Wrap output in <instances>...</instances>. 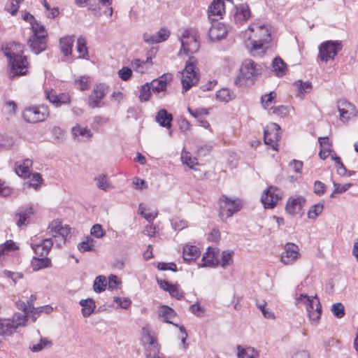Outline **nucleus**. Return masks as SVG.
<instances>
[{
	"label": "nucleus",
	"mask_w": 358,
	"mask_h": 358,
	"mask_svg": "<svg viewBox=\"0 0 358 358\" xmlns=\"http://www.w3.org/2000/svg\"><path fill=\"white\" fill-rule=\"evenodd\" d=\"M73 43V36H66L60 39L59 43L61 51L65 56L71 55Z\"/></svg>",
	"instance_id": "nucleus-33"
},
{
	"label": "nucleus",
	"mask_w": 358,
	"mask_h": 358,
	"mask_svg": "<svg viewBox=\"0 0 358 358\" xmlns=\"http://www.w3.org/2000/svg\"><path fill=\"white\" fill-rule=\"evenodd\" d=\"M22 115L25 122L35 124L45 121L50 115V110L43 104L25 107Z\"/></svg>",
	"instance_id": "nucleus-8"
},
{
	"label": "nucleus",
	"mask_w": 358,
	"mask_h": 358,
	"mask_svg": "<svg viewBox=\"0 0 358 358\" xmlns=\"http://www.w3.org/2000/svg\"><path fill=\"white\" fill-rule=\"evenodd\" d=\"M199 34L194 29H187L179 36L180 48L178 55L189 56L198 52L199 49Z\"/></svg>",
	"instance_id": "nucleus-5"
},
{
	"label": "nucleus",
	"mask_w": 358,
	"mask_h": 358,
	"mask_svg": "<svg viewBox=\"0 0 358 358\" xmlns=\"http://www.w3.org/2000/svg\"><path fill=\"white\" fill-rule=\"evenodd\" d=\"M280 127L275 123H270L266 126L264 132V143L270 145L273 150H277V142L280 138Z\"/></svg>",
	"instance_id": "nucleus-16"
},
{
	"label": "nucleus",
	"mask_w": 358,
	"mask_h": 358,
	"mask_svg": "<svg viewBox=\"0 0 358 358\" xmlns=\"http://www.w3.org/2000/svg\"><path fill=\"white\" fill-rule=\"evenodd\" d=\"M276 93L271 92L269 94H264L261 98L262 105L264 108H268L275 103Z\"/></svg>",
	"instance_id": "nucleus-54"
},
{
	"label": "nucleus",
	"mask_w": 358,
	"mask_h": 358,
	"mask_svg": "<svg viewBox=\"0 0 358 358\" xmlns=\"http://www.w3.org/2000/svg\"><path fill=\"white\" fill-rule=\"evenodd\" d=\"M27 317H29V314H24V312H23V314H15L12 319H10V325L13 327L14 331L18 327L25 326Z\"/></svg>",
	"instance_id": "nucleus-39"
},
{
	"label": "nucleus",
	"mask_w": 358,
	"mask_h": 358,
	"mask_svg": "<svg viewBox=\"0 0 358 358\" xmlns=\"http://www.w3.org/2000/svg\"><path fill=\"white\" fill-rule=\"evenodd\" d=\"M153 64L152 58L151 56L147 57L145 60L140 59H134L131 61V65L134 71L136 72L143 74L146 73L152 67Z\"/></svg>",
	"instance_id": "nucleus-23"
},
{
	"label": "nucleus",
	"mask_w": 358,
	"mask_h": 358,
	"mask_svg": "<svg viewBox=\"0 0 358 358\" xmlns=\"http://www.w3.org/2000/svg\"><path fill=\"white\" fill-rule=\"evenodd\" d=\"M90 233L92 236L97 238H101L106 234V231L103 229L102 226L99 224H96L92 226Z\"/></svg>",
	"instance_id": "nucleus-62"
},
{
	"label": "nucleus",
	"mask_w": 358,
	"mask_h": 358,
	"mask_svg": "<svg viewBox=\"0 0 358 358\" xmlns=\"http://www.w3.org/2000/svg\"><path fill=\"white\" fill-rule=\"evenodd\" d=\"M90 77L83 76L76 79L74 81L75 85L78 89L81 91H84L89 87Z\"/></svg>",
	"instance_id": "nucleus-56"
},
{
	"label": "nucleus",
	"mask_w": 358,
	"mask_h": 358,
	"mask_svg": "<svg viewBox=\"0 0 358 358\" xmlns=\"http://www.w3.org/2000/svg\"><path fill=\"white\" fill-rule=\"evenodd\" d=\"M107 286L106 278L104 275L97 276L93 284V289L95 292L101 293L106 289Z\"/></svg>",
	"instance_id": "nucleus-50"
},
{
	"label": "nucleus",
	"mask_w": 358,
	"mask_h": 358,
	"mask_svg": "<svg viewBox=\"0 0 358 358\" xmlns=\"http://www.w3.org/2000/svg\"><path fill=\"white\" fill-rule=\"evenodd\" d=\"M300 252L299 246L292 243H287L284 246V250L280 255V262L284 265H292L299 258Z\"/></svg>",
	"instance_id": "nucleus-15"
},
{
	"label": "nucleus",
	"mask_w": 358,
	"mask_h": 358,
	"mask_svg": "<svg viewBox=\"0 0 358 358\" xmlns=\"http://www.w3.org/2000/svg\"><path fill=\"white\" fill-rule=\"evenodd\" d=\"M138 211L149 223H152L158 215L157 210H150L143 203L139 204Z\"/></svg>",
	"instance_id": "nucleus-38"
},
{
	"label": "nucleus",
	"mask_w": 358,
	"mask_h": 358,
	"mask_svg": "<svg viewBox=\"0 0 358 358\" xmlns=\"http://www.w3.org/2000/svg\"><path fill=\"white\" fill-rule=\"evenodd\" d=\"M97 187L101 190L107 192L113 188L112 185L108 181L106 176L102 174L94 178Z\"/></svg>",
	"instance_id": "nucleus-47"
},
{
	"label": "nucleus",
	"mask_w": 358,
	"mask_h": 358,
	"mask_svg": "<svg viewBox=\"0 0 358 358\" xmlns=\"http://www.w3.org/2000/svg\"><path fill=\"white\" fill-rule=\"evenodd\" d=\"M119 77L124 81L128 80L132 76V70L127 66L122 67L117 72Z\"/></svg>",
	"instance_id": "nucleus-64"
},
{
	"label": "nucleus",
	"mask_w": 358,
	"mask_h": 358,
	"mask_svg": "<svg viewBox=\"0 0 358 358\" xmlns=\"http://www.w3.org/2000/svg\"><path fill=\"white\" fill-rule=\"evenodd\" d=\"M36 299V296L32 294L27 303L23 301L19 300L16 302V306L19 310H23L24 314H29V310L31 309V307H34V302Z\"/></svg>",
	"instance_id": "nucleus-46"
},
{
	"label": "nucleus",
	"mask_w": 358,
	"mask_h": 358,
	"mask_svg": "<svg viewBox=\"0 0 358 358\" xmlns=\"http://www.w3.org/2000/svg\"><path fill=\"white\" fill-rule=\"evenodd\" d=\"M323 208L324 205L322 203L312 206L308 212V217L311 220H315L322 213Z\"/></svg>",
	"instance_id": "nucleus-53"
},
{
	"label": "nucleus",
	"mask_w": 358,
	"mask_h": 358,
	"mask_svg": "<svg viewBox=\"0 0 358 358\" xmlns=\"http://www.w3.org/2000/svg\"><path fill=\"white\" fill-rule=\"evenodd\" d=\"M141 342L143 346L157 342L155 333L148 327L142 329Z\"/></svg>",
	"instance_id": "nucleus-42"
},
{
	"label": "nucleus",
	"mask_w": 358,
	"mask_h": 358,
	"mask_svg": "<svg viewBox=\"0 0 358 358\" xmlns=\"http://www.w3.org/2000/svg\"><path fill=\"white\" fill-rule=\"evenodd\" d=\"M237 355L238 358H258L259 353L251 347L243 348L240 345L237 347Z\"/></svg>",
	"instance_id": "nucleus-37"
},
{
	"label": "nucleus",
	"mask_w": 358,
	"mask_h": 358,
	"mask_svg": "<svg viewBox=\"0 0 358 358\" xmlns=\"http://www.w3.org/2000/svg\"><path fill=\"white\" fill-rule=\"evenodd\" d=\"M32 166V161L29 159H26L22 162H16L15 164V170L16 173L24 178L30 176V168Z\"/></svg>",
	"instance_id": "nucleus-28"
},
{
	"label": "nucleus",
	"mask_w": 358,
	"mask_h": 358,
	"mask_svg": "<svg viewBox=\"0 0 358 358\" xmlns=\"http://www.w3.org/2000/svg\"><path fill=\"white\" fill-rule=\"evenodd\" d=\"M187 110L192 116H193L195 118H197L198 120L203 118V116L208 115V110L205 108L192 109L189 107L187 108Z\"/></svg>",
	"instance_id": "nucleus-63"
},
{
	"label": "nucleus",
	"mask_w": 358,
	"mask_h": 358,
	"mask_svg": "<svg viewBox=\"0 0 358 358\" xmlns=\"http://www.w3.org/2000/svg\"><path fill=\"white\" fill-rule=\"evenodd\" d=\"M17 249L18 246L12 240L6 241L4 243L0 244V264H3L7 257Z\"/></svg>",
	"instance_id": "nucleus-25"
},
{
	"label": "nucleus",
	"mask_w": 358,
	"mask_h": 358,
	"mask_svg": "<svg viewBox=\"0 0 358 358\" xmlns=\"http://www.w3.org/2000/svg\"><path fill=\"white\" fill-rule=\"evenodd\" d=\"M173 115L169 113L165 109L159 110L156 115V121L164 127L171 128Z\"/></svg>",
	"instance_id": "nucleus-31"
},
{
	"label": "nucleus",
	"mask_w": 358,
	"mask_h": 358,
	"mask_svg": "<svg viewBox=\"0 0 358 358\" xmlns=\"http://www.w3.org/2000/svg\"><path fill=\"white\" fill-rule=\"evenodd\" d=\"M228 29L222 22L215 20L208 31V36L211 41H219L227 34Z\"/></svg>",
	"instance_id": "nucleus-20"
},
{
	"label": "nucleus",
	"mask_w": 358,
	"mask_h": 358,
	"mask_svg": "<svg viewBox=\"0 0 358 358\" xmlns=\"http://www.w3.org/2000/svg\"><path fill=\"white\" fill-rule=\"evenodd\" d=\"M220 216L222 220L231 217L241 209L242 204L239 199L222 196L219 201Z\"/></svg>",
	"instance_id": "nucleus-10"
},
{
	"label": "nucleus",
	"mask_w": 358,
	"mask_h": 358,
	"mask_svg": "<svg viewBox=\"0 0 358 358\" xmlns=\"http://www.w3.org/2000/svg\"><path fill=\"white\" fill-rule=\"evenodd\" d=\"M71 228L68 225L63 226L59 220L52 221L48 226V233L55 238V243L61 247L66 242Z\"/></svg>",
	"instance_id": "nucleus-11"
},
{
	"label": "nucleus",
	"mask_w": 358,
	"mask_h": 358,
	"mask_svg": "<svg viewBox=\"0 0 358 358\" xmlns=\"http://www.w3.org/2000/svg\"><path fill=\"white\" fill-rule=\"evenodd\" d=\"M22 47L17 43H10L4 49V55L9 59L13 76L26 75L29 63L26 57L22 55Z\"/></svg>",
	"instance_id": "nucleus-2"
},
{
	"label": "nucleus",
	"mask_w": 358,
	"mask_h": 358,
	"mask_svg": "<svg viewBox=\"0 0 358 358\" xmlns=\"http://www.w3.org/2000/svg\"><path fill=\"white\" fill-rule=\"evenodd\" d=\"M196 59L194 57H189L186 62L184 70L180 72L182 92H187L199 82V78L196 71Z\"/></svg>",
	"instance_id": "nucleus-6"
},
{
	"label": "nucleus",
	"mask_w": 358,
	"mask_h": 358,
	"mask_svg": "<svg viewBox=\"0 0 358 358\" xmlns=\"http://www.w3.org/2000/svg\"><path fill=\"white\" fill-rule=\"evenodd\" d=\"M171 80V75L164 74L157 80L152 82V90L155 94H159L164 93L166 90L167 83Z\"/></svg>",
	"instance_id": "nucleus-27"
},
{
	"label": "nucleus",
	"mask_w": 358,
	"mask_h": 358,
	"mask_svg": "<svg viewBox=\"0 0 358 358\" xmlns=\"http://www.w3.org/2000/svg\"><path fill=\"white\" fill-rule=\"evenodd\" d=\"M78 249L80 252H90L95 250V241L88 236L85 240L78 245Z\"/></svg>",
	"instance_id": "nucleus-41"
},
{
	"label": "nucleus",
	"mask_w": 358,
	"mask_h": 358,
	"mask_svg": "<svg viewBox=\"0 0 358 358\" xmlns=\"http://www.w3.org/2000/svg\"><path fill=\"white\" fill-rule=\"evenodd\" d=\"M281 190L274 186H269L265 190L262 196L261 201L265 208H273L277 203L281 199Z\"/></svg>",
	"instance_id": "nucleus-13"
},
{
	"label": "nucleus",
	"mask_w": 358,
	"mask_h": 358,
	"mask_svg": "<svg viewBox=\"0 0 358 358\" xmlns=\"http://www.w3.org/2000/svg\"><path fill=\"white\" fill-rule=\"evenodd\" d=\"M29 178H30L28 182L29 187L35 189H38L41 187L43 182L41 175L40 173H33L31 176H30Z\"/></svg>",
	"instance_id": "nucleus-55"
},
{
	"label": "nucleus",
	"mask_w": 358,
	"mask_h": 358,
	"mask_svg": "<svg viewBox=\"0 0 358 358\" xmlns=\"http://www.w3.org/2000/svg\"><path fill=\"white\" fill-rule=\"evenodd\" d=\"M146 358H155L159 352V348L157 342L144 346Z\"/></svg>",
	"instance_id": "nucleus-51"
},
{
	"label": "nucleus",
	"mask_w": 358,
	"mask_h": 358,
	"mask_svg": "<svg viewBox=\"0 0 358 358\" xmlns=\"http://www.w3.org/2000/svg\"><path fill=\"white\" fill-rule=\"evenodd\" d=\"M248 44L251 52H262L268 48L272 41L271 27L262 22H252L245 31Z\"/></svg>",
	"instance_id": "nucleus-1"
},
{
	"label": "nucleus",
	"mask_w": 358,
	"mask_h": 358,
	"mask_svg": "<svg viewBox=\"0 0 358 358\" xmlns=\"http://www.w3.org/2000/svg\"><path fill=\"white\" fill-rule=\"evenodd\" d=\"M331 310L337 318H342L345 315L344 306L341 303H334Z\"/></svg>",
	"instance_id": "nucleus-60"
},
{
	"label": "nucleus",
	"mask_w": 358,
	"mask_h": 358,
	"mask_svg": "<svg viewBox=\"0 0 358 358\" xmlns=\"http://www.w3.org/2000/svg\"><path fill=\"white\" fill-rule=\"evenodd\" d=\"M77 51L79 53L78 58L84 59L87 55L86 41L83 36H80L77 40Z\"/></svg>",
	"instance_id": "nucleus-52"
},
{
	"label": "nucleus",
	"mask_w": 358,
	"mask_h": 358,
	"mask_svg": "<svg viewBox=\"0 0 358 358\" xmlns=\"http://www.w3.org/2000/svg\"><path fill=\"white\" fill-rule=\"evenodd\" d=\"M343 45L339 41H327L319 46L317 59L327 62L333 60L337 54L342 50Z\"/></svg>",
	"instance_id": "nucleus-9"
},
{
	"label": "nucleus",
	"mask_w": 358,
	"mask_h": 358,
	"mask_svg": "<svg viewBox=\"0 0 358 358\" xmlns=\"http://www.w3.org/2000/svg\"><path fill=\"white\" fill-rule=\"evenodd\" d=\"M51 238L34 237L31 239V246L36 256L46 257L52 247Z\"/></svg>",
	"instance_id": "nucleus-14"
},
{
	"label": "nucleus",
	"mask_w": 358,
	"mask_h": 358,
	"mask_svg": "<svg viewBox=\"0 0 358 358\" xmlns=\"http://www.w3.org/2000/svg\"><path fill=\"white\" fill-rule=\"evenodd\" d=\"M33 35L29 39L28 43L31 51L38 54L46 48L45 37L47 36L44 26L38 22L32 24Z\"/></svg>",
	"instance_id": "nucleus-7"
},
{
	"label": "nucleus",
	"mask_w": 358,
	"mask_h": 358,
	"mask_svg": "<svg viewBox=\"0 0 358 358\" xmlns=\"http://www.w3.org/2000/svg\"><path fill=\"white\" fill-rule=\"evenodd\" d=\"M234 94L228 88H222L217 92L215 98L216 100L220 102L228 103L234 99Z\"/></svg>",
	"instance_id": "nucleus-44"
},
{
	"label": "nucleus",
	"mask_w": 358,
	"mask_h": 358,
	"mask_svg": "<svg viewBox=\"0 0 358 358\" xmlns=\"http://www.w3.org/2000/svg\"><path fill=\"white\" fill-rule=\"evenodd\" d=\"M218 264L217 260L215 258L213 249L208 248L206 252L204 253L202 257L201 267H213Z\"/></svg>",
	"instance_id": "nucleus-35"
},
{
	"label": "nucleus",
	"mask_w": 358,
	"mask_h": 358,
	"mask_svg": "<svg viewBox=\"0 0 358 358\" xmlns=\"http://www.w3.org/2000/svg\"><path fill=\"white\" fill-rule=\"evenodd\" d=\"M224 13V3L223 0H214L208 8V17L212 21L221 18Z\"/></svg>",
	"instance_id": "nucleus-22"
},
{
	"label": "nucleus",
	"mask_w": 358,
	"mask_h": 358,
	"mask_svg": "<svg viewBox=\"0 0 358 358\" xmlns=\"http://www.w3.org/2000/svg\"><path fill=\"white\" fill-rule=\"evenodd\" d=\"M23 1L24 0H10V2L6 3L5 10L12 15H15L19 9L20 3Z\"/></svg>",
	"instance_id": "nucleus-58"
},
{
	"label": "nucleus",
	"mask_w": 358,
	"mask_h": 358,
	"mask_svg": "<svg viewBox=\"0 0 358 358\" xmlns=\"http://www.w3.org/2000/svg\"><path fill=\"white\" fill-rule=\"evenodd\" d=\"M272 71L278 77H282L287 71L286 63L279 57L273 59L272 62Z\"/></svg>",
	"instance_id": "nucleus-30"
},
{
	"label": "nucleus",
	"mask_w": 358,
	"mask_h": 358,
	"mask_svg": "<svg viewBox=\"0 0 358 358\" xmlns=\"http://www.w3.org/2000/svg\"><path fill=\"white\" fill-rule=\"evenodd\" d=\"M297 87V96L303 98L305 94L308 93L312 88V85L309 82H302L298 80L295 83Z\"/></svg>",
	"instance_id": "nucleus-49"
},
{
	"label": "nucleus",
	"mask_w": 358,
	"mask_h": 358,
	"mask_svg": "<svg viewBox=\"0 0 358 358\" xmlns=\"http://www.w3.org/2000/svg\"><path fill=\"white\" fill-rule=\"evenodd\" d=\"M234 255V252L231 250H225L222 253L221 257V266L223 268L227 267L230 265L233 262L232 256Z\"/></svg>",
	"instance_id": "nucleus-59"
},
{
	"label": "nucleus",
	"mask_w": 358,
	"mask_h": 358,
	"mask_svg": "<svg viewBox=\"0 0 358 358\" xmlns=\"http://www.w3.org/2000/svg\"><path fill=\"white\" fill-rule=\"evenodd\" d=\"M52 343L51 341L48 340L45 338H41L40 341L35 343H31L29 345V349L33 352H38L45 348H49L52 346Z\"/></svg>",
	"instance_id": "nucleus-43"
},
{
	"label": "nucleus",
	"mask_w": 358,
	"mask_h": 358,
	"mask_svg": "<svg viewBox=\"0 0 358 358\" xmlns=\"http://www.w3.org/2000/svg\"><path fill=\"white\" fill-rule=\"evenodd\" d=\"M306 203V199L300 195L290 196L286 204V211L290 215H296L300 213Z\"/></svg>",
	"instance_id": "nucleus-19"
},
{
	"label": "nucleus",
	"mask_w": 358,
	"mask_h": 358,
	"mask_svg": "<svg viewBox=\"0 0 358 358\" xmlns=\"http://www.w3.org/2000/svg\"><path fill=\"white\" fill-rule=\"evenodd\" d=\"M170 32L166 29H160L155 34L150 35L145 34L143 35L144 41L148 43H158L165 41L169 36Z\"/></svg>",
	"instance_id": "nucleus-26"
},
{
	"label": "nucleus",
	"mask_w": 358,
	"mask_h": 358,
	"mask_svg": "<svg viewBox=\"0 0 358 358\" xmlns=\"http://www.w3.org/2000/svg\"><path fill=\"white\" fill-rule=\"evenodd\" d=\"M295 303L299 307L304 306L306 308L312 323L317 324L322 314V306L317 296L301 294L296 297Z\"/></svg>",
	"instance_id": "nucleus-4"
},
{
	"label": "nucleus",
	"mask_w": 358,
	"mask_h": 358,
	"mask_svg": "<svg viewBox=\"0 0 358 358\" xmlns=\"http://www.w3.org/2000/svg\"><path fill=\"white\" fill-rule=\"evenodd\" d=\"M14 145L13 138L8 135H0V148L10 150Z\"/></svg>",
	"instance_id": "nucleus-57"
},
{
	"label": "nucleus",
	"mask_w": 358,
	"mask_h": 358,
	"mask_svg": "<svg viewBox=\"0 0 358 358\" xmlns=\"http://www.w3.org/2000/svg\"><path fill=\"white\" fill-rule=\"evenodd\" d=\"M45 94L48 100L57 107L70 103L71 99L69 95L66 93H59L57 94L51 91L47 92Z\"/></svg>",
	"instance_id": "nucleus-24"
},
{
	"label": "nucleus",
	"mask_w": 358,
	"mask_h": 358,
	"mask_svg": "<svg viewBox=\"0 0 358 358\" xmlns=\"http://www.w3.org/2000/svg\"><path fill=\"white\" fill-rule=\"evenodd\" d=\"M79 303L83 307L82 314L85 317H89L96 308L95 302L92 299H82Z\"/></svg>",
	"instance_id": "nucleus-36"
},
{
	"label": "nucleus",
	"mask_w": 358,
	"mask_h": 358,
	"mask_svg": "<svg viewBox=\"0 0 358 358\" xmlns=\"http://www.w3.org/2000/svg\"><path fill=\"white\" fill-rule=\"evenodd\" d=\"M34 214L32 206H29L17 213V224L19 227L27 225L30 221L31 215Z\"/></svg>",
	"instance_id": "nucleus-32"
},
{
	"label": "nucleus",
	"mask_w": 358,
	"mask_h": 358,
	"mask_svg": "<svg viewBox=\"0 0 358 358\" xmlns=\"http://www.w3.org/2000/svg\"><path fill=\"white\" fill-rule=\"evenodd\" d=\"M71 134L74 141L78 142H87L90 141L93 133L86 127H82L77 124L71 129Z\"/></svg>",
	"instance_id": "nucleus-21"
},
{
	"label": "nucleus",
	"mask_w": 358,
	"mask_h": 358,
	"mask_svg": "<svg viewBox=\"0 0 358 358\" xmlns=\"http://www.w3.org/2000/svg\"><path fill=\"white\" fill-rule=\"evenodd\" d=\"M150 87L148 83H145L141 88L139 99L141 101H147L150 99Z\"/></svg>",
	"instance_id": "nucleus-61"
},
{
	"label": "nucleus",
	"mask_w": 358,
	"mask_h": 358,
	"mask_svg": "<svg viewBox=\"0 0 358 358\" xmlns=\"http://www.w3.org/2000/svg\"><path fill=\"white\" fill-rule=\"evenodd\" d=\"M200 253L201 251L196 246L187 244L183 247L182 257L185 261H194L199 257Z\"/></svg>",
	"instance_id": "nucleus-29"
},
{
	"label": "nucleus",
	"mask_w": 358,
	"mask_h": 358,
	"mask_svg": "<svg viewBox=\"0 0 358 358\" xmlns=\"http://www.w3.org/2000/svg\"><path fill=\"white\" fill-rule=\"evenodd\" d=\"M338 110L340 120L343 123L348 122L357 116V111L355 106L346 100H340L338 102Z\"/></svg>",
	"instance_id": "nucleus-17"
},
{
	"label": "nucleus",
	"mask_w": 358,
	"mask_h": 358,
	"mask_svg": "<svg viewBox=\"0 0 358 358\" xmlns=\"http://www.w3.org/2000/svg\"><path fill=\"white\" fill-rule=\"evenodd\" d=\"M252 16L249 6L247 3L236 5L233 9L232 19L237 24H243Z\"/></svg>",
	"instance_id": "nucleus-18"
},
{
	"label": "nucleus",
	"mask_w": 358,
	"mask_h": 358,
	"mask_svg": "<svg viewBox=\"0 0 358 358\" xmlns=\"http://www.w3.org/2000/svg\"><path fill=\"white\" fill-rule=\"evenodd\" d=\"M50 259L46 257H34L31 261V266L34 271L50 267Z\"/></svg>",
	"instance_id": "nucleus-40"
},
{
	"label": "nucleus",
	"mask_w": 358,
	"mask_h": 358,
	"mask_svg": "<svg viewBox=\"0 0 358 358\" xmlns=\"http://www.w3.org/2000/svg\"><path fill=\"white\" fill-rule=\"evenodd\" d=\"M13 327L10 325V319L0 320V335L10 336L14 333Z\"/></svg>",
	"instance_id": "nucleus-48"
},
{
	"label": "nucleus",
	"mask_w": 358,
	"mask_h": 358,
	"mask_svg": "<svg viewBox=\"0 0 358 358\" xmlns=\"http://www.w3.org/2000/svg\"><path fill=\"white\" fill-rule=\"evenodd\" d=\"M181 161L183 164L192 169H196L195 166L198 164L197 159L192 157L190 153L185 150L182 152Z\"/></svg>",
	"instance_id": "nucleus-45"
},
{
	"label": "nucleus",
	"mask_w": 358,
	"mask_h": 358,
	"mask_svg": "<svg viewBox=\"0 0 358 358\" xmlns=\"http://www.w3.org/2000/svg\"><path fill=\"white\" fill-rule=\"evenodd\" d=\"M158 315L163 322L172 323L171 320L175 317L176 313L171 308L167 306H162L159 308Z\"/></svg>",
	"instance_id": "nucleus-34"
},
{
	"label": "nucleus",
	"mask_w": 358,
	"mask_h": 358,
	"mask_svg": "<svg viewBox=\"0 0 358 358\" xmlns=\"http://www.w3.org/2000/svg\"><path fill=\"white\" fill-rule=\"evenodd\" d=\"M108 86L104 83L96 85L88 99V104L91 108H100L103 106L102 99L108 92Z\"/></svg>",
	"instance_id": "nucleus-12"
},
{
	"label": "nucleus",
	"mask_w": 358,
	"mask_h": 358,
	"mask_svg": "<svg viewBox=\"0 0 358 358\" xmlns=\"http://www.w3.org/2000/svg\"><path fill=\"white\" fill-rule=\"evenodd\" d=\"M262 73L261 66L252 59H248L243 62L240 72L235 80V85L243 87L252 84L259 75Z\"/></svg>",
	"instance_id": "nucleus-3"
}]
</instances>
